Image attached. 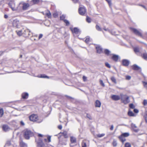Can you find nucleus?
Masks as SVG:
<instances>
[{"instance_id": "f257e3e1", "label": "nucleus", "mask_w": 147, "mask_h": 147, "mask_svg": "<svg viewBox=\"0 0 147 147\" xmlns=\"http://www.w3.org/2000/svg\"><path fill=\"white\" fill-rule=\"evenodd\" d=\"M33 135V133L30 130L26 129L24 130V136L26 139L28 140Z\"/></svg>"}, {"instance_id": "f03ea898", "label": "nucleus", "mask_w": 147, "mask_h": 147, "mask_svg": "<svg viewBox=\"0 0 147 147\" xmlns=\"http://www.w3.org/2000/svg\"><path fill=\"white\" fill-rule=\"evenodd\" d=\"M30 120L32 121H36L38 123H41L42 120L39 119L37 115L36 114H32L29 117Z\"/></svg>"}, {"instance_id": "7ed1b4c3", "label": "nucleus", "mask_w": 147, "mask_h": 147, "mask_svg": "<svg viewBox=\"0 0 147 147\" xmlns=\"http://www.w3.org/2000/svg\"><path fill=\"white\" fill-rule=\"evenodd\" d=\"M121 100L122 102L126 104L129 102V97L128 96L125 95H123L121 94Z\"/></svg>"}, {"instance_id": "20e7f679", "label": "nucleus", "mask_w": 147, "mask_h": 147, "mask_svg": "<svg viewBox=\"0 0 147 147\" xmlns=\"http://www.w3.org/2000/svg\"><path fill=\"white\" fill-rule=\"evenodd\" d=\"M32 33L29 30L26 29L23 30V36L25 37H28L31 36Z\"/></svg>"}, {"instance_id": "39448f33", "label": "nucleus", "mask_w": 147, "mask_h": 147, "mask_svg": "<svg viewBox=\"0 0 147 147\" xmlns=\"http://www.w3.org/2000/svg\"><path fill=\"white\" fill-rule=\"evenodd\" d=\"M8 4L9 6L11 8L13 11H16V6L15 3L14 1H10Z\"/></svg>"}, {"instance_id": "423d86ee", "label": "nucleus", "mask_w": 147, "mask_h": 147, "mask_svg": "<svg viewBox=\"0 0 147 147\" xmlns=\"http://www.w3.org/2000/svg\"><path fill=\"white\" fill-rule=\"evenodd\" d=\"M35 141L37 143V147H44L45 144L40 138H39L38 141L36 139Z\"/></svg>"}, {"instance_id": "0eeeda50", "label": "nucleus", "mask_w": 147, "mask_h": 147, "mask_svg": "<svg viewBox=\"0 0 147 147\" xmlns=\"http://www.w3.org/2000/svg\"><path fill=\"white\" fill-rule=\"evenodd\" d=\"M131 30L133 31L134 33L137 35L139 36H142V34L141 32L138 30L131 28H130Z\"/></svg>"}, {"instance_id": "6e6552de", "label": "nucleus", "mask_w": 147, "mask_h": 147, "mask_svg": "<svg viewBox=\"0 0 147 147\" xmlns=\"http://www.w3.org/2000/svg\"><path fill=\"white\" fill-rule=\"evenodd\" d=\"M13 24L14 27L17 28H19L21 25L19 21L17 19H15L13 20Z\"/></svg>"}, {"instance_id": "1a4fd4ad", "label": "nucleus", "mask_w": 147, "mask_h": 147, "mask_svg": "<svg viewBox=\"0 0 147 147\" xmlns=\"http://www.w3.org/2000/svg\"><path fill=\"white\" fill-rule=\"evenodd\" d=\"M79 12L80 14L81 15H84L85 13L86 9L84 7H80L79 9Z\"/></svg>"}, {"instance_id": "9d476101", "label": "nucleus", "mask_w": 147, "mask_h": 147, "mask_svg": "<svg viewBox=\"0 0 147 147\" xmlns=\"http://www.w3.org/2000/svg\"><path fill=\"white\" fill-rule=\"evenodd\" d=\"M70 29L74 34H78L80 33L79 30L76 28H74L73 29L71 28H70Z\"/></svg>"}, {"instance_id": "9b49d317", "label": "nucleus", "mask_w": 147, "mask_h": 147, "mask_svg": "<svg viewBox=\"0 0 147 147\" xmlns=\"http://www.w3.org/2000/svg\"><path fill=\"white\" fill-rule=\"evenodd\" d=\"M22 10H25L28 9L30 6V5L28 3H26L22 2Z\"/></svg>"}, {"instance_id": "f8f14e48", "label": "nucleus", "mask_w": 147, "mask_h": 147, "mask_svg": "<svg viewBox=\"0 0 147 147\" xmlns=\"http://www.w3.org/2000/svg\"><path fill=\"white\" fill-rule=\"evenodd\" d=\"M96 48L97 52L98 53L100 54L102 52V48L99 45H97L96 46Z\"/></svg>"}, {"instance_id": "ddd939ff", "label": "nucleus", "mask_w": 147, "mask_h": 147, "mask_svg": "<svg viewBox=\"0 0 147 147\" xmlns=\"http://www.w3.org/2000/svg\"><path fill=\"white\" fill-rule=\"evenodd\" d=\"M16 11H21L22 10V2L20 3L18 6L16 7Z\"/></svg>"}, {"instance_id": "4468645a", "label": "nucleus", "mask_w": 147, "mask_h": 147, "mask_svg": "<svg viewBox=\"0 0 147 147\" xmlns=\"http://www.w3.org/2000/svg\"><path fill=\"white\" fill-rule=\"evenodd\" d=\"M111 98L115 100H118L120 99V97L119 96L115 95H113L112 96Z\"/></svg>"}, {"instance_id": "2eb2a0df", "label": "nucleus", "mask_w": 147, "mask_h": 147, "mask_svg": "<svg viewBox=\"0 0 147 147\" xmlns=\"http://www.w3.org/2000/svg\"><path fill=\"white\" fill-rule=\"evenodd\" d=\"M123 65L125 66H127L129 64V61L126 59H124L122 61Z\"/></svg>"}, {"instance_id": "dca6fc26", "label": "nucleus", "mask_w": 147, "mask_h": 147, "mask_svg": "<svg viewBox=\"0 0 147 147\" xmlns=\"http://www.w3.org/2000/svg\"><path fill=\"white\" fill-rule=\"evenodd\" d=\"M3 129L5 131H7L9 129L8 126L6 125H4L2 126Z\"/></svg>"}, {"instance_id": "f3484780", "label": "nucleus", "mask_w": 147, "mask_h": 147, "mask_svg": "<svg viewBox=\"0 0 147 147\" xmlns=\"http://www.w3.org/2000/svg\"><path fill=\"white\" fill-rule=\"evenodd\" d=\"M45 15L49 18H50L51 17V14L50 12L48 10L45 11Z\"/></svg>"}, {"instance_id": "a211bd4d", "label": "nucleus", "mask_w": 147, "mask_h": 147, "mask_svg": "<svg viewBox=\"0 0 147 147\" xmlns=\"http://www.w3.org/2000/svg\"><path fill=\"white\" fill-rule=\"evenodd\" d=\"M101 103L100 101L97 100L95 102V106L96 107H100L101 106Z\"/></svg>"}, {"instance_id": "6ab92c4d", "label": "nucleus", "mask_w": 147, "mask_h": 147, "mask_svg": "<svg viewBox=\"0 0 147 147\" xmlns=\"http://www.w3.org/2000/svg\"><path fill=\"white\" fill-rule=\"evenodd\" d=\"M113 55L112 57V59L115 61H117L119 59V56L118 55L113 54Z\"/></svg>"}, {"instance_id": "aec40b11", "label": "nucleus", "mask_w": 147, "mask_h": 147, "mask_svg": "<svg viewBox=\"0 0 147 147\" xmlns=\"http://www.w3.org/2000/svg\"><path fill=\"white\" fill-rule=\"evenodd\" d=\"M28 96V94L27 92L23 93L22 94V97L23 99H27Z\"/></svg>"}, {"instance_id": "412c9836", "label": "nucleus", "mask_w": 147, "mask_h": 147, "mask_svg": "<svg viewBox=\"0 0 147 147\" xmlns=\"http://www.w3.org/2000/svg\"><path fill=\"white\" fill-rule=\"evenodd\" d=\"M121 134L120 136H119V138L123 143L126 140V139Z\"/></svg>"}, {"instance_id": "4be33fe9", "label": "nucleus", "mask_w": 147, "mask_h": 147, "mask_svg": "<svg viewBox=\"0 0 147 147\" xmlns=\"http://www.w3.org/2000/svg\"><path fill=\"white\" fill-rule=\"evenodd\" d=\"M23 30H16V32L17 33V34L19 36H23Z\"/></svg>"}, {"instance_id": "5701e85b", "label": "nucleus", "mask_w": 147, "mask_h": 147, "mask_svg": "<svg viewBox=\"0 0 147 147\" xmlns=\"http://www.w3.org/2000/svg\"><path fill=\"white\" fill-rule=\"evenodd\" d=\"M132 68L133 69L136 70H138L140 69V67L136 64L133 65Z\"/></svg>"}, {"instance_id": "b1692460", "label": "nucleus", "mask_w": 147, "mask_h": 147, "mask_svg": "<svg viewBox=\"0 0 147 147\" xmlns=\"http://www.w3.org/2000/svg\"><path fill=\"white\" fill-rule=\"evenodd\" d=\"M105 54L108 56H109L111 55V51L107 49H106L104 51Z\"/></svg>"}, {"instance_id": "393cba45", "label": "nucleus", "mask_w": 147, "mask_h": 147, "mask_svg": "<svg viewBox=\"0 0 147 147\" xmlns=\"http://www.w3.org/2000/svg\"><path fill=\"white\" fill-rule=\"evenodd\" d=\"M20 145L21 147H26L27 146L26 144L23 142L22 141H20Z\"/></svg>"}, {"instance_id": "a878e982", "label": "nucleus", "mask_w": 147, "mask_h": 147, "mask_svg": "<svg viewBox=\"0 0 147 147\" xmlns=\"http://www.w3.org/2000/svg\"><path fill=\"white\" fill-rule=\"evenodd\" d=\"M38 78H49V77L44 74H41L40 75H38L37 76Z\"/></svg>"}, {"instance_id": "bb28decb", "label": "nucleus", "mask_w": 147, "mask_h": 147, "mask_svg": "<svg viewBox=\"0 0 147 147\" xmlns=\"http://www.w3.org/2000/svg\"><path fill=\"white\" fill-rule=\"evenodd\" d=\"M70 140L72 143H74L76 142V138L73 137L71 136L70 137Z\"/></svg>"}, {"instance_id": "cd10ccee", "label": "nucleus", "mask_w": 147, "mask_h": 147, "mask_svg": "<svg viewBox=\"0 0 147 147\" xmlns=\"http://www.w3.org/2000/svg\"><path fill=\"white\" fill-rule=\"evenodd\" d=\"M111 81L115 84L117 83L116 80L115 78L114 77H112L111 78Z\"/></svg>"}, {"instance_id": "c85d7f7f", "label": "nucleus", "mask_w": 147, "mask_h": 147, "mask_svg": "<svg viewBox=\"0 0 147 147\" xmlns=\"http://www.w3.org/2000/svg\"><path fill=\"white\" fill-rule=\"evenodd\" d=\"M51 138L50 136H48L47 139L45 138L44 139V140L45 142H50L51 141Z\"/></svg>"}, {"instance_id": "c756f323", "label": "nucleus", "mask_w": 147, "mask_h": 147, "mask_svg": "<svg viewBox=\"0 0 147 147\" xmlns=\"http://www.w3.org/2000/svg\"><path fill=\"white\" fill-rule=\"evenodd\" d=\"M128 115L130 116H134L135 115L133 113L132 111H130L128 112Z\"/></svg>"}, {"instance_id": "7c9ffc66", "label": "nucleus", "mask_w": 147, "mask_h": 147, "mask_svg": "<svg viewBox=\"0 0 147 147\" xmlns=\"http://www.w3.org/2000/svg\"><path fill=\"white\" fill-rule=\"evenodd\" d=\"M86 141L84 140L82 142V147H86Z\"/></svg>"}, {"instance_id": "2f4dec72", "label": "nucleus", "mask_w": 147, "mask_h": 147, "mask_svg": "<svg viewBox=\"0 0 147 147\" xmlns=\"http://www.w3.org/2000/svg\"><path fill=\"white\" fill-rule=\"evenodd\" d=\"M4 112L3 109L2 108L0 109V117H2L3 115Z\"/></svg>"}, {"instance_id": "473e14b6", "label": "nucleus", "mask_w": 147, "mask_h": 147, "mask_svg": "<svg viewBox=\"0 0 147 147\" xmlns=\"http://www.w3.org/2000/svg\"><path fill=\"white\" fill-rule=\"evenodd\" d=\"M131 126L134 129V130L135 131H137V130L135 129V128H136L137 127L136 126L135 124L132 123L131 124Z\"/></svg>"}, {"instance_id": "72a5a7b5", "label": "nucleus", "mask_w": 147, "mask_h": 147, "mask_svg": "<svg viewBox=\"0 0 147 147\" xmlns=\"http://www.w3.org/2000/svg\"><path fill=\"white\" fill-rule=\"evenodd\" d=\"M112 144L113 146L114 147H116L117 146V141L115 140H114L112 143Z\"/></svg>"}, {"instance_id": "f704fd0d", "label": "nucleus", "mask_w": 147, "mask_h": 147, "mask_svg": "<svg viewBox=\"0 0 147 147\" xmlns=\"http://www.w3.org/2000/svg\"><path fill=\"white\" fill-rule=\"evenodd\" d=\"M121 135L124 137H127L129 136V134L128 133H125L122 134Z\"/></svg>"}, {"instance_id": "c9c22d12", "label": "nucleus", "mask_w": 147, "mask_h": 147, "mask_svg": "<svg viewBox=\"0 0 147 147\" xmlns=\"http://www.w3.org/2000/svg\"><path fill=\"white\" fill-rule=\"evenodd\" d=\"M96 29L98 31H102V30L101 28L98 25H96Z\"/></svg>"}, {"instance_id": "e433bc0d", "label": "nucleus", "mask_w": 147, "mask_h": 147, "mask_svg": "<svg viewBox=\"0 0 147 147\" xmlns=\"http://www.w3.org/2000/svg\"><path fill=\"white\" fill-rule=\"evenodd\" d=\"M142 57L145 59H147V53H144L142 55Z\"/></svg>"}, {"instance_id": "4c0bfd02", "label": "nucleus", "mask_w": 147, "mask_h": 147, "mask_svg": "<svg viewBox=\"0 0 147 147\" xmlns=\"http://www.w3.org/2000/svg\"><path fill=\"white\" fill-rule=\"evenodd\" d=\"M90 38L88 36L86 38V39L85 40V42L86 43H88L90 41Z\"/></svg>"}, {"instance_id": "58836bf2", "label": "nucleus", "mask_w": 147, "mask_h": 147, "mask_svg": "<svg viewBox=\"0 0 147 147\" xmlns=\"http://www.w3.org/2000/svg\"><path fill=\"white\" fill-rule=\"evenodd\" d=\"M125 147H131V144L129 143H126L125 144Z\"/></svg>"}, {"instance_id": "ea45409f", "label": "nucleus", "mask_w": 147, "mask_h": 147, "mask_svg": "<svg viewBox=\"0 0 147 147\" xmlns=\"http://www.w3.org/2000/svg\"><path fill=\"white\" fill-rule=\"evenodd\" d=\"M64 22L66 24V26H68L69 25V22L68 20H64Z\"/></svg>"}, {"instance_id": "a19ab883", "label": "nucleus", "mask_w": 147, "mask_h": 147, "mask_svg": "<svg viewBox=\"0 0 147 147\" xmlns=\"http://www.w3.org/2000/svg\"><path fill=\"white\" fill-rule=\"evenodd\" d=\"M134 51L136 53L139 52V49L138 47H135L134 48Z\"/></svg>"}, {"instance_id": "79ce46f5", "label": "nucleus", "mask_w": 147, "mask_h": 147, "mask_svg": "<svg viewBox=\"0 0 147 147\" xmlns=\"http://www.w3.org/2000/svg\"><path fill=\"white\" fill-rule=\"evenodd\" d=\"M105 135V134H98L96 135L97 137L98 138H101L104 136Z\"/></svg>"}, {"instance_id": "37998d69", "label": "nucleus", "mask_w": 147, "mask_h": 147, "mask_svg": "<svg viewBox=\"0 0 147 147\" xmlns=\"http://www.w3.org/2000/svg\"><path fill=\"white\" fill-rule=\"evenodd\" d=\"M39 0H32V2H33V4H37L38 3Z\"/></svg>"}, {"instance_id": "c03bdc74", "label": "nucleus", "mask_w": 147, "mask_h": 147, "mask_svg": "<svg viewBox=\"0 0 147 147\" xmlns=\"http://www.w3.org/2000/svg\"><path fill=\"white\" fill-rule=\"evenodd\" d=\"M143 83L144 86L147 90V82H143Z\"/></svg>"}, {"instance_id": "a18cd8bd", "label": "nucleus", "mask_w": 147, "mask_h": 147, "mask_svg": "<svg viewBox=\"0 0 147 147\" xmlns=\"http://www.w3.org/2000/svg\"><path fill=\"white\" fill-rule=\"evenodd\" d=\"M53 16L54 18H56L58 16V13L57 12H55L53 14Z\"/></svg>"}, {"instance_id": "49530a36", "label": "nucleus", "mask_w": 147, "mask_h": 147, "mask_svg": "<svg viewBox=\"0 0 147 147\" xmlns=\"http://www.w3.org/2000/svg\"><path fill=\"white\" fill-rule=\"evenodd\" d=\"M86 21L88 23H90L91 22V20L90 18L87 16L86 17Z\"/></svg>"}, {"instance_id": "de8ad7c7", "label": "nucleus", "mask_w": 147, "mask_h": 147, "mask_svg": "<svg viewBox=\"0 0 147 147\" xmlns=\"http://www.w3.org/2000/svg\"><path fill=\"white\" fill-rule=\"evenodd\" d=\"M11 144L10 141H8L6 142L5 144V146H9L11 145Z\"/></svg>"}, {"instance_id": "09e8293b", "label": "nucleus", "mask_w": 147, "mask_h": 147, "mask_svg": "<svg viewBox=\"0 0 147 147\" xmlns=\"http://www.w3.org/2000/svg\"><path fill=\"white\" fill-rule=\"evenodd\" d=\"M129 107L130 108L134 109L135 108V106L133 104H130L129 105Z\"/></svg>"}, {"instance_id": "8fccbe9b", "label": "nucleus", "mask_w": 147, "mask_h": 147, "mask_svg": "<svg viewBox=\"0 0 147 147\" xmlns=\"http://www.w3.org/2000/svg\"><path fill=\"white\" fill-rule=\"evenodd\" d=\"M105 65L107 67L109 68H110L111 67L110 64L107 62H106L105 63Z\"/></svg>"}, {"instance_id": "3c124183", "label": "nucleus", "mask_w": 147, "mask_h": 147, "mask_svg": "<svg viewBox=\"0 0 147 147\" xmlns=\"http://www.w3.org/2000/svg\"><path fill=\"white\" fill-rule=\"evenodd\" d=\"M145 118L146 122L147 123V111L145 113Z\"/></svg>"}, {"instance_id": "603ef678", "label": "nucleus", "mask_w": 147, "mask_h": 147, "mask_svg": "<svg viewBox=\"0 0 147 147\" xmlns=\"http://www.w3.org/2000/svg\"><path fill=\"white\" fill-rule=\"evenodd\" d=\"M65 18V16L64 15H62V16H61L60 17V19L62 20H63V21H64V20H65L64 19Z\"/></svg>"}, {"instance_id": "864d4df0", "label": "nucleus", "mask_w": 147, "mask_h": 147, "mask_svg": "<svg viewBox=\"0 0 147 147\" xmlns=\"http://www.w3.org/2000/svg\"><path fill=\"white\" fill-rule=\"evenodd\" d=\"M100 84L103 87H104L105 86V84H104V83H103V81L102 80H100Z\"/></svg>"}, {"instance_id": "5fc2aeb1", "label": "nucleus", "mask_w": 147, "mask_h": 147, "mask_svg": "<svg viewBox=\"0 0 147 147\" xmlns=\"http://www.w3.org/2000/svg\"><path fill=\"white\" fill-rule=\"evenodd\" d=\"M106 1L108 3L109 6H111V0H106Z\"/></svg>"}, {"instance_id": "6e6d98bb", "label": "nucleus", "mask_w": 147, "mask_h": 147, "mask_svg": "<svg viewBox=\"0 0 147 147\" xmlns=\"http://www.w3.org/2000/svg\"><path fill=\"white\" fill-rule=\"evenodd\" d=\"M126 79L127 80H129L131 78V77L129 76H127L125 77Z\"/></svg>"}, {"instance_id": "4d7b16f0", "label": "nucleus", "mask_w": 147, "mask_h": 147, "mask_svg": "<svg viewBox=\"0 0 147 147\" xmlns=\"http://www.w3.org/2000/svg\"><path fill=\"white\" fill-rule=\"evenodd\" d=\"M143 104L144 105H146L147 104V100H145L143 101Z\"/></svg>"}, {"instance_id": "13d9d810", "label": "nucleus", "mask_w": 147, "mask_h": 147, "mask_svg": "<svg viewBox=\"0 0 147 147\" xmlns=\"http://www.w3.org/2000/svg\"><path fill=\"white\" fill-rule=\"evenodd\" d=\"M20 124L22 126H24L25 125V123L23 121H21L20 122Z\"/></svg>"}, {"instance_id": "bf43d9fd", "label": "nucleus", "mask_w": 147, "mask_h": 147, "mask_svg": "<svg viewBox=\"0 0 147 147\" xmlns=\"http://www.w3.org/2000/svg\"><path fill=\"white\" fill-rule=\"evenodd\" d=\"M83 79L84 81L85 82L86 80L87 77L85 76H83Z\"/></svg>"}, {"instance_id": "052dcab7", "label": "nucleus", "mask_w": 147, "mask_h": 147, "mask_svg": "<svg viewBox=\"0 0 147 147\" xmlns=\"http://www.w3.org/2000/svg\"><path fill=\"white\" fill-rule=\"evenodd\" d=\"M87 117H88L90 119H91V116L90 115H89V114H87Z\"/></svg>"}, {"instance_id": "680f3d73", "label": "nucleus", "mask_w": 147, "mask_h": 147, "mask_svg": "<svg viewBox=\"0 0 147 147\" xmlns=\"http://www.w3.org/2000/svg\"><path fill=\"white\" fill-rule=\"evenodd\" d=\"M103 29L106 31H108L109 32L110 31L108 29V28H106V27H105L103 28Z\"/></svg>"}, {"instance_id": "e2e57ef3", "label": "nucleus", "mask_w": 147, "mask_h": 147, "mask_svg": "<svg viewBox=\"0 0 147 147\" xmlns=\"http://www.w3.org/2000/svg\"><path fill=\"white\" fill-rule=\"evenodd\" d=\"M134 111L136 113H138L139 112L138 110L137 109H134Z\"/></svg>"}, {"instance_id": "0e129e2a", "label": "nucleus", "mask_w": 147, "mask_h": 147, "mask_svg": "<svg viewBox=\"0 0 147 147\" xmlns=\"http://www.w3.org/2000/svg\"><path fill=\"white\" fill-rule=\"evenodd\" d=\"M43 36V35L42 34H40L38 36V39H40Z\"/></svg>"}, {"instance_id": "69168bd1", "label": "nucleus", "mask_w": 147, "mask_h": 147, "mask_svg": "<svg viewBox=\"0 0 147 147\" xmlns=\"http://www.w3.org/2000/svg\"><path fill=\"white\" fill-rule=\"evenodd\" d=\"M139 6H141L144 8L147 11V9L146 8L145 6L144 5H139Z\"/></svg>"}, {"instance_id": "338daca9", "label": "nucleus", "mask_w": 147, "mask_h": 147, "mask_svg": "<svg viewBox=\"0 0 147 147\" xmlns=\"http://www.w3.org/2000/svg\"><path fill=\"white\" fill-rule=\"evenodd\" d=\"M113 125H111L110 129L111 130H113Z\"/></svg>"}, {"instance_id": "774afa93", "label": "nucleus", "mask_w": 147, "mask_h": 147, "mask_svg": "<svg viewBox=\"0 0 147 147\" xmlns=\"http://www.w3.org/2000/svg\"><path fill=\"white\" fill-rule=\"evenodd\" d=\"M58 128L59 129H61L62 128V126L61 125H59L58 126Z\"/></svg>"}]
</instances>
